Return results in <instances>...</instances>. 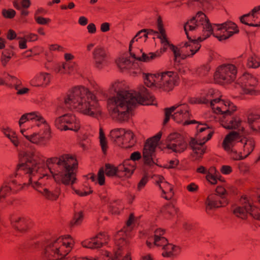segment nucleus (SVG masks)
Masks as SVG:
<instances>
[{
  "instance_id": "7c9ffc66",
  "label": "nucleus",
  "mask_w": 260,
  "mask_h": 260,
  "mask_svg": "<svg viewBox=\"0 0 260 260\" xmlns=\"http://www.w3.org/2000/svg\"><path fill=\"white\" fill-rule=\"evenodd\" d=\"M178 210L179 209L176 208L173 204L170 203L164 206L161 212L164 215L169 217L177 213Z\"/></svg>"
},
{
  "instance_id": "cd10ccee",
  "label": "nucleus",
  "mask_w": 260,
  "mask_h": 260,
  "mask_svg": "<svg viewBox=\"0 0 260 260\" xmlns=\"http://www.w3.org/2000/svg\"><path fill=\"white\" fill-rule=\"evenodd\" d=\"M246 204L243 206H239L236 207L233 210V213L238 217L241 218L242 219H245L247 218V213H249V208L248 207V203Z\"/></svg>"
},
{
  "instance_id": "c03bdc74",
  "label": "nucleus",
  "mask_w": 260,
  "mask_h": 260,
  "mask_svg": "<svg viewBox=\"0 0 260 260\" xmlns=\"http://www.w3.org/2000/svg\"><path fill=\"white\" fill-rule=\"evenodd\" d=\"M100 142L102 150L103 153L105 154L108 148L107 142L104 132L102 128L100 129Z\"/></svg>"
},
{
  "instance_id": "f257e3e1",
  "label": "nucleus",
  "mask_w": 260,
  "mask_h": 260,
  "mask_svg": "<svg viewBox=\"0 0 260 260\" xmlns=\"http://www.w3.org/2000/svg\"><path fill=\"white\" fill-rule=\"evenodd\" d=\"M119 82H115L112 85L115 92L117 93L116 97H113L111 101L114 107H111L109 114L115 121L122 123L128 121L129 118V112L132 107L136 105L137 102L143 105L153 104L155 98L150 94H141L139 92L136 96L127 90H117Z\"/></svg>"
},
{
  "instance_id": "680f3d73",
  "label": "nucleus",
  "mask_w": 260,
  "mask_h": 260,
  "mask_svg": "<svg viewBox=\"0 0 260 260\" xmlns=\"http://www.w3.org/2000/svg\"><path fill=\"white\" fill-rule=\"evenodd\" d=\"M35 19L36 22L40 25H45L51 22L50 18H44L41 16H35Z\"/></svg>"
},
{
  "instance_id": "a19ab883",
  "label": "nucleus",
  "mask_w": 260,
  "mask_h": 260,
  "mask_svg": "<svg viewBox=\"0 0 260 260\" xmlns=\"http://www.w3.org/2000/svg\"><path fill=\"white\" fill-rule=\"evenodd\" d=\"M142 33L144 34V37L145 38V41H146L147 39L148 38V35H155L156 34H158V31L154 30L152 29H147V28H144L140 30H139L137 32V37H139V38H142V36H141V34Z\"/></svg>"
},
{
  "instance_id": "6ab92c4d",
  "label": "nucleus",
  "mask_w": 260,
  "mask_h": 260,
  "mask_svg": "<svg viewBox=\"0 0 260 260\" xmlns=\"http://www.w3.org/2000/svg\"><path fill=\"white\" fill-rule=\"evenodd\" d=\"M134 137L135 135L131 131H125L118 146L126 149L132 148L136 142L134 139Z\"/></svg>"
},
{
  "instance_id": "f704fd0d",
  "label": "nucleus",
  "mask_w": 260,
  "mask_h": 260,
  "mask_svg": "<svg viewBox=\"0 0 260 260\" xmlns=\"http://www.w3.org/2000/svg\"><path fill=\"white\" fill-rule=\"evenodd\" d=\"M84 218L83 212L80 211L74 213L73 219L70 221L71 226H77L80 225Z\"/></svg>"
},
{
  "instance_id": "423d86ee",
  "label": "nucleus",
  "mask_w": 260,
  "mask_h": 260,
  "mask_svg": "<svg viewBox=\"0 0 260 260\" xmlns=\"http://www.w3.org/2000/svg\"><path fill=\"white\" fill-rule=\"evenodd\" d=\"M162 136V133L159 132L155 136L147 139L143 149V159L145 165L151 167L154 164L159 166L153 160V156L155 151V149L158 141L160 140ZM161 167V166H159Z\"/></svg>"
},
{
  "instance_id": "20e7f679",
  "label": "nucleus",
  "mask_w": 260,
  "mask_h": 260,
  "mask_svg": "<svg viewBox=\"0 0 260 260\" xmlns=\"http://www.w3.org/2000/svg\"><path fill=\"white\" fill-rule=\"evenodd\" d=\"M34 153L26 151L23 153L22 156L20 158V163L17 165L15 173L13 177H16L19 172L23 171L25 174H31L33 172H37L39 167L38 166L40 163L34 158Z\"/></svg>"
},
{
  "instance_id": "bf43d9fd",
  "label": "nucleus",
  "mask_w": 260,
  "mask_h": 260,
  "mask_svg": "<svg viewBox=\"0 0 260 260\" xmlns=\"http://www.w3.org/2000/svg\"><path fill=\"white\" fill-rule=\"evenodd\" d=\"M164 185H166L167 186H168V191H166V193H168V196H166L163 197L164 198H165L167 200H171L172 197H173L174 193L173 191V186L167 181H165L164 182Z\"/></svg>"
},
{
  "instance_id": "052dcab7",
  "label": "nucleus",
  "mask_w": 260,
  "mask_h": 260,
  "mask_svg": "<svg viewBox=\"0 0 260 260\" xmlns=\"http://www.w3.org/2000/svg\"><path fill=\"white\" fill-rule=\"evenodd\" d=\"M159 32L160 34V35H158L157 38L159 39L160 40L161 44H164L167 43V44H169V43L170 42L168 40L166 30L159 31Z\"/></svg>"
},
{
  "instance_id": "e433bc0d",
  "label": "nucleus",
  "mask_w": 260,
  "mask_h": 260,
  "mask_svg": "<svg viewBox=\"0 0 260 260\" xmlns=\"http://www.w3.org/2000/svg\"><path fill=\"white\" fill-rule=\"evenodd\" d=\"M211 67L209 63L203 64L199 67L196 71L197 75L200 77H205L208 75Z\"/></svg>"
},
{
  "instance_id": "a211bd4d",
  "label": "nucleus",
  "mask_w": 260,
  "mask_h": 260,
  "mask_svg": "<svg viewBox=\"0 0 260 260\" xmlns=\"http://www.w3.org/2000/svg\"><path fill=\"white\" fill-rule=\"evenodd\" d=\"M76 157L75 155H73L70 154H63L59 156V157H53L49 158L46 160L47 165L50 164H56L58 166L63 167L67 165L69 162L71 164V161L74 160V158Z\"/></svg>"
},
{
  "instance_id": "2f4dec72",
  "label": "nucleus",
  "mask_w": 260,
  "mask_h": 260,
  "mask_svg": "<svg viewBox=\"0 0 260 260\" xmlns=\"http://www.w3.org/2000/svg\"><path fill=\"white\" fill-rule=\"evenodd\" d=\"M101 242H97L94 237L86 239L81 242V245L84 248L90 249H96L100 248L99 245Z\"/></svg>"
},
{
  "instance_id": "58836bf2",
  "label": "nucleus",
  "mask_w": 260,
  "mask_h": 260,
  "mask_svg": "<svg viewBox=\"0 0 260 260\" xmlns=\"http://www.w3.org/2000/svg\"><path fill=\"white\" fill-rule=\"evenodd\" d=\"M181 248L172 244L171 250L170 251H164L162 253V256L165 257H170L175 254H179L180 252Z\"/></svg>"
},
{
  "instance_id": "4d7b16f0",
  "label": "nucleus",
  "mask_w": 260,
  "mask_h": 260,
  "mask_svg": "<svg viewBox=\"0 0 260 260\" xmlns=\"http://www.w3.org/2000/svg\"><path fill=\"white\" fill-rule=\"evenodd\" d=\"M148 173H145L143 176V177L141 178L139 182L138 183L137 185V189L140 191L143 188L145 187L146 184L147 183L148 181Z\"/></svg>"
},
{
  "instance_id": "6e6d98bb",
  "label": "nucleus",
  "mask_w": 260,
  "mask_h": 260,
  "mask_svg": "<svg viewBox=\"0 0 260 260\" xmlns=\"http://www.w3.org/2000/svg\"><path fill=\"white\" fill-rule=\"evenodd\" d=\"M196 44L192 43L191 41H188L184 43L183 47L185 48H189V51L190 53L188 56L192 57L196 53H194V50L196 49Z\"/></svg>"
},
{
  "instance_id": "a18cd8bd",
  "label": "nucleus",
  "mask_w": 260,
  "mask_h": 260,
  "mask_svg": "<svg viewBox=\"0 0 260 260\" xmlns=\"http://www.w3.org/2000/svg\"><path fill=\"white\" fill-rule=\"evenodd\" d=\"M36 112H32L30 113H25L27 114L26 116L28 118V120H36L42 123L47 124L46 121L41 115H37Z\"/></svg>"
},
{
  "instance_id": "774afa93",
  "label": "nucleus",
  "mask_w": 260,
  "mask_h": 260,
  "mask_svg": "<svg viewBox=\"0 0 260 260\" xmlns=\"http://www.w3.org/2000/svg\"><path fill=\"white\" fill-rule=\"evenodd\" d=\"M142 157L141 153L138 151H135L131 153L129 160H133L134 162L140 160Z\"/></svg>"
},
{
  "instance_id": "de8ad7c7",
  "label": "nucleus",
  "mask_w": 260,
  "mask_h": 260,
  "mask_svg": "<svg viewBox=\"0 0 260 260\" xmlns=\"http://www.w3.org/2000/svg\"><path fill=\"white\" fill-rule=\"evenodd\" d=\"M45 197L50 200H56L58 197L59 193L58 192H53L50 191L47 188H43V192L42 193Z\"/></svg>"
},
{
  "instance_id": "ddd939ff",
  "label": "nucleus",
  "mask_w": 260,
  "mask_h": 260,
  "mask_svg": "<svg viewBox=\"0 0 260 260\" xmlns=\"http://www.w3.org/2000/svg\"><path fill=\"white\" fill-rule=\"evenodd\" d=\"M242 140L243 144L239 145L238 146L243 147V153L245 154V155L243 156L241 155L242 152H240V154L235 158L236 160H242L245 159L253 151L255 148V142L253 138L244 137Z\"/></svg>"
},
{
  "instance_id": "412c9836",
  "label": "nucleus",
  "mask_w": 260,
  "mask_h": 260,
  "mask_svg": "<svg viewBox=\"0 0 260 260\" xmlns=\"http://www.w3.org/2000/svg\"><path fill=\"white\" fill-rule=\"evenodd\" d=\"M50 134H48V136H41L39 134L34 133L29 136H24V137L32 143L40 145H45L49 141L50 138Z\"/></svg>"
},
{
  "instance_id": "72a5a7b5",
  "label": "nucleus",
  "mask_w": 260,
  "mask_h": 260,
  "mask_svg": "<svg viewBox=\"0 0 260 260\" xmlns=\"http://www.w3.org/2000/svg\"><path fill=\"white\" fill-rule=\"evenodd\" d=\"M215 25L219 26V27L217 28L218 30H220L222 29H225V30H230V29L233 30V31L239 30L237 25L231 21H228L223 23L217 24Z\"/></svg>"
},
{
  "instance_id": "69168bd1",
  "label": "nucleus",
  "mask_w": 260,
  "mask_h": 260,
  "mask_svg": "<svg viewBox=\"0 0 260 260\" xmlns=\"http://www.w3.org/2000/svg\"><path fill=\"white\" fill-rule=\"evenodd\" d=\"M215 192L216 194L223 197H226V195L228 194L226 189L222 186H217L215 189Z\"/></svg>"
},
{
  "instance_id": "13d9d810",
  "label": "nucleus",
  "mask_w": 260,
  "mask_h": 260,
  "mask_svg": "<svg viewBox=\"0 0 260 260\" xmlns=\"http://www.w3.org/2000/svg\"><path fill=\"white\" fill-rule=\"evenodd\" d=\"M211 96H212V94H206V96L201 97L197 99L196 101L191 102L190 103L191 104H208L210 101L208 98Z\"/></svg>"
},
{
  "instance_id": "aec40b11",
  "label": "nucleus",
  "mask_w": 260,
  "mask_h": 260,
  "mask_svg": "<svg viewBox=\"0 0 260 260\" xmlns=\"http://www.w3.org/2000/svg\"><path fill=\"white\" fill-rule=\"evenodd\" d=\"M75 118V116L71 113L65 114L56 118L54 121V124L57 129H61L63 127V125L74 122Z\"/></svg>"
},
{
  "instance_id": "4be33fe9",
  "label": "nucleus",
  "mask_w": 260,
  "mask_h": 260,
  "mask_svg": "<svg viewBox=\"0 0 260 260\" xmlns=\"http://www.w3.org/2000/svg\"><path fill=\"white\" fill-rule=\"evenodd\" d=\"M50 82L49 74L47 73H41L36 76L31 81L32 85L35 86H43L48 84Z\"/></svg>"
},
{
  "instance_id": "338daca9",
  "label": "nucleus",
  "mask_w": 260,
  "mask_h": 260,
  "mask_svg": "<svg viewBox=\"0 0 260 260\" xmlns=\"http://www.w3.org/2000/svg\"><path fill=\"white\" fill-rule=\"evenodd\" d=\"M206 178L211 184L215 185L217 184V176L212 175L210 172H208L206 175Z\"/></svg>"
},
{
  "instance_id": "c9c22d12",
  "label": "nucleus",
  "mask_w": 260,
  "mask_h": 260,
  "mask_svg": "<svg viewBox=\"0 0 260 260\" xmlns=\"http://www.w3.org/2000/svg\"><path fill=\"white\" fill-rule=\"evenodd\" d=\"M80 128V124L78 121H77L75 119L74 122H71L70 124L67 125H63V127L61 129H59L61 131H67L70 130L74 132H78Z\"/></svg>"
},
{
  "instance_id": "8fccbe9b",
  "label": "nucleus",
  "mask_w": 260,
  "mask_h": 260,
  "mask_svg": "<svg viewBox=\"0 0 260 260\" xmlns=\"http://www.w3.org/2000/svg\"><path fill=\"white\" fill-rule=\"evenodd\" d=\"M203 25V31L205 34L206 32V35H209L210 36L211 35H213V29L212 27L211 23H210L209 19H206V22L204 23V25Z\"/></svg>"
},
{
  "instance_id": "79ce46f5",
  "label": "nucleus",
  "mask_w": 260,
  "mask_h": 260,
  "mask_svg": "<svg viewBox=\"0 0 260 260\" xmlns=\"http://www.w3.org/2000/svg\"><path fill=\"white\" fill-rule=\"evenodd\" d=\"M94 237L97 242H101V245H99L100 248L107 243L109 240V236L105 232H100Z\"/></svg>"
},
{
  "instance_id": "4468645a",
  "label": "nucleus",
  "mask_w": 260,
  "mask_h": 260,
  "mask_svg": "<svg viewBox=\"0 0 260 260\" xmlns=\"http://www.w3.org/2000/svg\"><path fill=\"white\" fill-rule=\"evenodd\" d=\"M11 223L15 230L20 233L26 232L30 228V222L24 217H12Z\"/></svg>"
},
{
  "instance_id": "0eeeda50",
  "label": "nucleus",
  "mask_w": 260,
  "mask_h": 260,
  "mask_svg": "<svg viewBox=\"0 0 260 260\" xmlns=\"http://www.w3.org/2000/svg\"><path fill=\"white\" fill-rule=\"evenodd\" d=\"M179 83V78L177 73L166 71L161 73L160 81L156 83V87L163 91L169 92Z\"/></svg>"
},
{
  "instance_id": "ea45409f",
  "label": "nucleus",
  "mask_w": 260,
  "mask_h": 260,
  "mask_svg": "<svg viewBox=\"0 0 260 260\" xmlns=\"http://www.w3.org/2000/svg\"><path fill=\"white\" fill-rule=\"evenodd\" d=\"M249 214L255 219L260 221V209L248 203Z\"/></svg>"
},
{
  "instance_id": "a878e982",
  "label": "nucleus",
  "mask_w": 260,
  "mask_h": 260,
  "mask_svg": "<svg viewBox=\"0 0 260 260\" xmlns=\"http://www.w3.org/2000/svg\"><path fill=\"white\" fill-rule=\"evenodd\" d=\"M125 129L123 128H115L112 129L110 133L111 140L118 146L122 136L124 134Z\"/></svg>"
},
{
  "instance_id": "4c0bfd02",
  "label": "nucleus",
  "mask_w": 260,
  "mask_h": 260,
  "mask_svg": "<svg viewBox=\"0 0 260 260\" xmlns=\"http://www.w3.org/2000/svg\"><path fill=\"white\" fill-rule=\"evenodd\" d=\"M4 133L5 136L11 140L15 146H17L19 145V143L15 132H11L9 128H7L4 129Z\"/></svg>"
},
{
  "instance_id": "0e129e2a",
  "label": "nucleus",
  "mask_w": 260,
  "mask_h": 260,
  "mask_svg": "<svg viewBox=\"0 0 260 260\" xmlns=\"http://www.w3.org/2000/svg\"><path fill=\"white\" fill-rule=\"evenodd\" d=\"M63 245L65 247L63 251L62 252V255H63V257H64V259L66 258V256L68 255V254L70 252L71 250V243L69 242L66 243L63 241Z\"/></svg>"
},
{
  "instance_id": "5701e85b",
  "label": "nucleus",
  "mask_w": 260,
  "mask_h": 260,
  "mask_svg": "<svg viewBox=\"0 0 260 260\" xmlns=\"http://www.w3.org/2000/svg\"><path fill=\"white\" fill-rule=\"evenodd\" d=\"M222 126L227 129H237L241 125L242 122L240 118L238 116L233 117L230 120H221Z\"/></svg>"
},
{
  "instance_id": "9b49d317",
  "label": "nucleus",
  "mask_w": 260,
  "mask_h": 260,
  "mask_svg": "<svg viewBox=\"0 0 260 260\" xmlns=\"http://www.w3.org/2000/svg\"><path fill=\"white\" fill-rule=\"evenodd\" d=\"M206 211L212 210L220 207H225L229 204L226 197H223L216 193H211L206 199Z\"/></svg>"
},
{
  "instance_id": "c756f323",
  "label": "nucleus",
  "mask_w": 260,
  "mask_h": 260,
  "mask_svg": "<svg viewBox=\"0 0 260 260\" xmlns=\"http://www.w3.org/2000/svg\"><path fill=\"white\" fill-rule=\"evenodd\" d=\"M105 174L107 177H116L118 178L119 169L118 166L115 167L111 164H105Z\"/></svg>"
},
{
  "instance_id": "9d476101",
  "label": "nucleus",
  "mask_w": 260,
  "mask_h": 260,
  "mask_svg": "<svg viewBox=\"0 0 260 260\" xmlns=\"http://www.w3.org/2000/svg\"><path fill=\"white\" fill-rule=\"evenodd\" d=\"M257 82L258 81L255 77L247 73L243 74L238 80V84L243 89L245 93L249 94H252Z\"/></svg>"
},
{
  "instance_id": "09e8293b",
  "label": "nucleus",
  "mask_w": 260,
  "mask_h": 260,
  "mask_svg": "<svg viewBox=\"0 0 260 260\" xmlns=\"http://www.w3.org/2000/svg\"><path fill=\"white\" fill-rule=\"evenodd\" d=\"M154 244L157 246H164L167 243H168V239L164 237L158 236L157 235H154Z\"/></svg>"
},
{
  "instance_id": "864d4df0",
  "label": "nucleus",
  "mask_w": 260,
  "mask_h": 260,
  "mask_svg": "<svg viewBox=\"0 0 260 260\" xmlns=\"http://www.w3.org/2000/svg\"><path fill=\"white\" fill-rule=\"evenodd\" d=\"M105 170L103 167L100 168L98 173V182L100 185H104L105 183Z\"/></svg>"
},
{
  "instance_id": "473e14b6",
  "label": "nucleus",
  "mask_w": 260,
  "mask_h": 260,
  "mask_svg": "<svg viewBox=\"0 0 260 260\" xmlns=\"http://www.w3.org/2000/svg\"><path fill=\"white\" fill-rule=\"evenodd\" d=\"M49 62L48 65L51 66L50 69L55 73H65L66 69H70L69 64L67 63H62L61 65L59 63H52Z\"/></svg>"
},
{
  "instance_id": "f8f14e48",
  "label": "nucleus",
  "mask_w": 260,
  "mask_h": 260,
  "mask_svg": "<svg viewBox=\"0 0 260 260\" xmlns=\"http://www.w3.org/2000/svg\"><path fill=\"white\" fill-rule=\"evenodd\" d=\"M17 181L13 179V175H10L6 178L0 188V202L2 199L9 195L11 191L16 192L18 189H16Z\"/></svg>"
},
{
  "instance_id": "39448f33",
  "label": "nucleus",
  "mask_w": 260,
  "mask_h": 260,
  "mask_svg": "<svg viewBox=\"0 0 260 260\" xmlns=\"http://www.w3.org/2000/svg\"><path fill=\"white\" fill-rule=\"evenodd\" d=\"M237 74V67L233 64H223L217 68L214 79L219 84H229L233 82Z\"/></svg>"
},
{
  "instance_id": "e2e57ef3",
  "label": "nucleus",
  "mask_w": 260,
  "mask_h": 260,
  "mask_svg": "<svg viewBox=\"0 0 260 260\" xmlns=\"http://www.w3.org/2000/svg\"><path fill=\"white\" fill-rule=\"evenodd\" d=\"M230 143V142H228V141L225 142V140L224 139L222 142V145L225 150L229 151L231 149V152L235 153H237V151L236 150V149L234 148V146L235 145H234L233 144H232V146L231 148Z\"/></svg>"
},
{
  "instance_id": "dca6fc26",
  "label": "nucleus",
  "mask_w": 260,
  "mask_h": 260,
  "mask_svg": "<svg viewBox=\"0 0 260 260\" xmlns=\"http://www.w3.org/2000/svg\"><path fill=\"white\" fill-rule=\"evenodd\" d=\"M197 144L198 140L194 138H191L190 141L188 143V146L192 150V152L190 153V155L192 158H194V161L201 159L207 149L206 146H197Z\"/></svg>"
},
{
  "instance_id": "c85d7f7f",
  "label": "nucleus",
  "mask_w": 260,
  "mask_h": 260,
  "mask_svg": "<svg viewBox=\"0 0 260 260\" xmlns=\"http://www.w3.org/2000/svg\"><path fill=\"white\" fill-rule=\"evenodd\" d=\"M203 36L204 37H199L197 38L196 36L190 35V34H187L186 37L188 40L196 44V49L194 50V53H197L198 51H199L201 47V45L200 44V43L209 38L210 37V34L205 35L204 34Z\"/></svg>"
},
{
  "instance_id": "2eb2a0df",
  "label": "nucleus",
  "mask_w": 260,
  "mask_h": 260,
  "mask_svg": "<svg viewBox=\"0 0 260 260\" xmlns=\"http://www.w3.org/2000/svg\"><path fill=\"white\" fill-rule=\"evenodd\" d=\"M192 117L189 107L187 104L180 105V109L172 115V118L178 123Z\"/></svg>"
},
{
  "instance_id": "b1692460",
  "label": "nucleus",
  "mask_w": 260,
  "mask_h": 260,
  "mask_svg": "<svg viewBox=\"0 0 260 260\" xmlns=\"http://www.w3.org/2000/svg\"><path fill=\"white\" fill-rule=\"evenodd\" d=\"M225 142H230L234 145L243 144V140L239 133L237 132L232 131L229 133L224 138Z\"/></svg>"
},
{
  "instance_id": "bb28decb",
  "label": "nucleus",
  "mask_w": 260,
  "mask_h": 260,
  "mask_svg": "<svg viewBox=\"0 0 260 260\" xmlns=\"http://www.w3.org/2000/svg\"><path fill=\"white\" fill-rule=\"evenodd\" d=\"M119 169V174L118 178H122L123 177H126L127 178H129L133 174L134 171L136 170V168L134 166L130 167L129 168H127L124 165L122 164H120L118 166Z\"/></svg>"
},
{
  "instance_id": "5fc2aeb1",
  "label": "nucleus",
  "mask_w": 260,
  "mask_h": 260,
  "mask_svg": "<svg viewBox=\"0 0 260 260\" xmlns=\"http://www.w3.org/2000/svg\"><path fill=\"white\" fill-rule=\"evenodd\" d=\"M250 16H251L250 12L249 13L243 15L240 17V22L246 25L249 26H254V27H260V23H248L246 20L245 19V18L249 17Z\"/></svg>"
},
{
  "instance_id": "6e6552de",
  "label": "nucleus",
  "mask_w": 260,
  "mask_h": 260,
  "mask_svg": "<svg viewBox=\"0 0 260 260\" xmlns=\"http://www.w3.org/2000/svg\"><path fill=\"white\" fill-rule=\"evenodd\" d=\"M167 140L170 143L167 144L166 148L171 149L174 152L181 153L188 147L184 137L178 133L170 134Z\"/></svg>"
},
{
  "instance_id": "3c124183",
  "label": "nucleus",
  "mask_w": 260,
  "mask_h": 260,
  "mask_svg": "<svg viewBox=\"0 0 260 260\" xmlns=\"http://www.w3.org/2000/svg\"><path fill=\"white\" fill-rule=\"evenodd\" d=\"M16 14V11L12 9H3L2 10V14L3 16L7 19L13 18L15 16Z\"/></svg>"
},
{
  "instance_id": "f03ea898",
  "label": "nucleus",
  "mask_w": 260,
  "mask_h": 260,
  "mask_svg": "<svg viewBox=\"0 0 260 260\" xmlns=\"http://www.w3.org/2000/svg\"><path fill=\"white\" fill-rule=\"evenodd\" d=\"M66 104H71L84 115L96 118L102 111L94 94L83 86L75 87L64 98Z\"/></svg>"
},
{
  "instance_id": "f3484780",
  "label": "nucleus",
  "mask_w": 260,
  "mask_h": 260,
  "mask_svg": "<svg viewBox=\"0 0 260 260\" xmlns=\"http://www.w3.org/2000/svg\"><path fill=\"white\" fill-rule=\"evenodd\" d=\"M93 57L95 60V66L99 69L102 68V64L107 57V53L104 47L98 46L93 51Z\"/></svg>"
},
{
  "instance_id": "603ef678",
  "label": "nucleus",
  "mask_w": 260,
  "mask_h": 260,
  "mask_svg": "<svg viewBox=\"0 0 260 260\" xmlns=\"http://www.w3.org/2000/svg\"><path fill=\"white\" fill-rule=\"evenodd\" d=\"M143 78L145 81L144 83L147 86L151 87L155 85V80L153 78V77L149 75V73H144Z\"/></svg>"
},
{
  "instance_id": "37998d69",
  "label": "nucleus",
  "mask_w": 260,
  "mask_h": 260,
  "mask_svg": "<svg viewBox=\"0 0 260 260\" xmlns=\"http://www.w3.org/2000/svg\"><path fill=\"white\" fill-rule=\"evenodd\" d=\"M247 67L250 68H257L260 66V61L259 58L255 55H253L248 58Z\"/></svg>"
},
{
  "instance_id": "49530a36",
  "label": "nucleus",
  "mask_w": 260,
  "mask_h": 260,
  "mask_svg": "<svg viewBox=\"0 0 260 260\" xmlns=\"http://www.w3.org/2000/svg\"><path fill=\"white\" fill-rule=\"evenodd\" d=\"M206 19H208L206 15L202 11H199L195 16L191 18V21H194L196 19L198 23H200V25H204V23L206 22Z\"/></svg>"
},
{
  "instance_id": "393cba45",
  "label": "nucleus",
  "mask_w": 260,
  "mask_h": 260,
  "mask_svg": "<svg viewBox=\"0 0 260 260\" xmlns=\"http://www.w3.org/2000/svg\"><path fill=\"white\" fill-rule=\"evenodd\" d=\"M248 122L250 127L253 131L260 132V115L251 114L248 116Z\"/></svg>"
},
{
  "instance_id": "1a4fd4ad",
  "label": "nucleus",
  "mask_w": 260,
  "mask_h": 260,
  "mask_svg": "<svg viewBox=\"0 0 260 260\" xmlns=\"http://www.w3.org/2000/svg\"><path fill=\"white\" fill-rule=\"evenodd\" d=\"M78 161L76 156L74 158V160L71 161V164L68 163L64 166L62 173V184L65 185H68L70 183L73 184L76 180V174L74 173V170L78 168Z\"/></svg>"
},
{
  "instance_id": "7ed1b4c3",
  "label": "nucleus",
  "mask_w": 260,
  "mask_h": 260,
  "mask_svg": "<svg viewBox=\"0 0 260 260\" xmlns=\"http://www.w3.org/2000/svg\"><path fill=\"white\" fill-rule=\"evenodd\" d=\"M63 243L62 237L45 240L42 246L43 260H64L61 254L65 248Z\"/></svg>"
}]
</instances>
